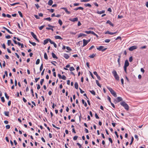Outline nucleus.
Returning a JSON list of instances; mask_svg holds the SVG:
<instances>
[{
  "mask_svg": "<svg viewBox=\"0 0 148 148\" xmlns=\"http://www.w3.org/2000/svg\"><path fill=\"white\" fill-rule=\"evenodd\" d=\"M120 103L121 105L123 106L125 109L127 111L129 109V106L125 101H122Z\"/></svg>",
  "mask_w": 148,
  "mask_h": 148,
  "instance_id": "nucleus-1",
  "label": "nucleus"
},
{
  "mask_svg": "<svg viewBox=\"0 0 148 148\" xmlns=\"http://www.w3.org/2000/svg\"><path fill=\"white\" fill-rule=\"evenodd\" d=\"M107 88L110 91L111 94L115 97H117V95L116 92L111 88L107 86Z\"/></svg>",
  "mask_w": 148,
  "mask_h": 148,
  "instance_id": "nucleus-2",
  "label": "nucleus"
},
{
  "mask_svg": "<svg viewBox=\"0 0 148 148\" xmlns=\"http://www.w3.org/2000/svg\"><path fill=\"white\" fill-rule=\"evenodd\" d=\"M112 73L114 75V76L115 79L117 81H119V76L118 75L116 71L114 70L112 72Z\"/></svg>",
  "mask_w": 148,
  "mask_h": 148,
  "instance_id": "nucleus-3",
  "label": "nucleus"
},
{
  "mask_svg": "<svg viewBox=\"0 0 148 148\" xmlns=\"http://www.w3.org/2000/svg\"><path fill=\"white\" fill-rule=\"evenodd\" d=\"M31 34L33 36L34 38L38 42H39V40L37 39L36 35L33 32H31Z\"/></svg>",
  "mask_w": 148,
  "mask_h": 148,
  "instance_id": "nucleus-4",
  "label": "nucleus"
},
{
  "mask_svg": "<svg viewBox=\"0 0 148 148\" xmlns=\"http://www.w3.org/2000/svg\"><path fill=\"white\" fill-rule=\"evenodd\" d=\"M137 48V47L136 46H133L130 47L129 48V50L130 51H132L136 49Z\"/></svg>",
  "mask_w": 148,
  "mask_h": 148,
  "instance_id": "nucleus-5",
  "label": "nucleus"
},
{
  "mask_svg": "<svg viewBox=\"0 0 148 148\" xmlns=\"http://www.w3.org/2000/svg\"><path fill=\"white\" fill-rule=\"evenodd\" d=\"M69 20L72 22L77 21L78 20V18L77 17L73 18H71L69 19Z\"/></svg>",
  "mask_w": 148,
  "mask_h": 148,
  "instance_id": "nucleus-6",
  "label": "nucleus"
},
{
  "mask_svg": "<svg viewBox=\"0 0 148 148\" xmlns=\"http://www.w3.org/2000/svg\"><path fill=\"white\" fill-rule=\"evenodd\" d=\"M115 100L117 102H118L121 101H122V99L121 97H117Z\"/></svg>",
  "mask_w": 148,
  "mask_h": 148,
  "instance_id": "nucleus-7",
  "label": "nucleus"
},
{
  "mask_svg": "<svg viewBox=\"0 0 148 148\" xmlns=\"http://www.w3.org/2000/svg\"><path fill=\"white\" fill-rule=\"evenodd\" d=\"M61 9L64 10L66 13L68 14H70V12L68 11L67 8H61Z\"/></svg>",
  "mask_w": 148,
  "mask_h": 148,
  "instance_id": "nucleus-8",
  "label": "nucleus"
},
{
  "mask_svg": "<svg viewBox=\"0 0 148 148\" xmlns=\"http://www.w3.org/2000/svg\"><path fill=\"white\" fill-rule=\"evenodd\" d=\"M129 63L127 60H126L125 62L124 66L127 67L129 66Z\"/></svg>",
  "mask_w": 148,
  "mask_h": 148,
  "instance_id": "nucleus-9",
  "label": "nucleus"
},
{
  "mask_svg": "<svg viewBox=\"0 0 148 148\" xmlns=\"http://www.w3.org/2000/svg\"><path fill=\"white\" fill-rule=\"evenodd\" d=\"M116 33H117V32H114V33L111 32H109L108 31H107L105 32V34H110V35H113V34H115Z\"/></svg>",
  "mask_w": 148,
  "mask_h": 148,
  "instance_id": "nucleus-10",
  "label": "nucleus"
},
{
  "mask_svg": "<svg viewBox=\"0 0 148 148\" xmlns=\"http://www.w3.org/2000/svg\"><path fill=\"white\" fill-rule=\"evenodd\" d=\"M83 47H84L88 43V42H87L86 40L85 39H83Z\"/></svg>",
  "mask_w": 148,
  "mask_h": 148,
  "instance_id": "nucleus-11",
  "label": "nucleus"
},
{
  "mask_svg": "<svg viewBox=\"0 0 148 148\" xmlns=\"http://www.w3.org/2000/svg\"><path fill=\"white\" fill-rule=\"evenodd\" d=\"M49 38L47 39L44 41L43 44L45 45L49 41Z\"/></svg>",
  "mask_w": 148,
  "mask_h": 148,
  "instance_id": "nucleus-12",
  "label": "nucleus"
},
{
  "mask_svg": "<svg viewBox=\"0 0 148 148\" xmlns=\"http://www.w3.org/2000/svg\"><path fill=\"white\" fill-rule=\"evenodd\" d=\"M79 9H80V10H84V8L83 7H79L77 8H75V9H74V10H77Z\"/></svg>",
  "mask_w": 148,
  "mask_h": 148,
  "instance_id": "nucleus-13",
  "label": "nucleus"
},
{
  "mask_svg": "<svg viewBox=\"0 0 148 148\" xmlns=\"http://www.w3.org/2000/svg\"><path fill=\"white\" fill-rule=\"evenodd\" d=\"M104 47L103 46H100L98 47H97V49L98 50H99V51L101 50L102 51V50L103 49Z\"/></svg>",
  "mask_w": 148,
  "mask_h": 148,
  "instance_id": "nucleus-14",
  "label": "nucleus"
},
{
  "mask_svg": "<svg viewBox=\"0 0 148 148\" xmlns=\"http://www.w3.org/2000/svg\"><path fill=\"white\" fill-rule=\"evenodd\" d=\"M86 35L85 34H83V33H80L78 35V38L82 36H86Z\"/></svg>",
  "mask_w": 148,
  "mask_h": 148,
  "instance_id": "nucleus-15",
  "label": "nucleus"
},
{
  "mask_svg": "<svg viewBox=\"0 0 148 148\" xmlns=\"http://www.w3.org/2000/svg\"><path fill=\"white\" fill-rule=\"evenodd\" d=\"M64 57L66 59H68L69 58V56L67 54L64 53Z\"/></svg>",
  "mask_w": 148,
  "mask_h": 148,
  "instance_id": "nucleus-16",
  "label": "nucleus"
},
{
  "mask_svg": "<svg viewBox=\"0 0 148 148\" xmlns=\"http://www.w3.org/2000/svg\"><path fill=\"white\" fill-rule=\"evenodd\" d=\"M52 56L53 58H56L57 59L58 58V57L56 56V55L53 52L51 53Z\"/></svg>",
  "mask_w": 148,
  "mask_h": 148,
  "instance_id": "nucleus-17",
  "label": "nucleus"
},
{
  "mask_svg": "<svg viewBox=\"0 0 148 148\" xmlns=\"http://www.w3.org/2000/svg\"><path fill=\"white\" fill-rule=\"evenodd\" d=\"M53 3V1L52 0H49L48 3V4L49 5H51Z\"/></svg>",
  "mask_w": 148,
  "mask_h": 148,
  "instance_id": "nucleus-18",
  "label": "nucleus"
},
{
  "mask_svg": "<svg viewBox=\"0 0 148 148\" xmlns=\"http://www.w3.org/2000/svg\"><path fill=\"white\" fill-rule=\"evenodd\" d=\"M106 23L109 24L110 25L112 26H114L113 24H112L111 22L109 20L107 21L106 22Z\"/></svg>",
  "mask_w": 148,
  "mask_h": 148,
  "instance_id": "nucleus-19",
  "label": "nucleus"
},
{
  "mask_svg": "<svg viewBox=\"0 0 148 148\" xmlns=\"http://www.w3.org/2000/svg\"><path fill=\"white\" fill-rule=\"evenodd\" d=\"M55 38L56 39H62L61 38V37L59 36H55Z\"/></svg>",
  "mask_w": 148,
  "mask_h": 148,
  "instance_id": "nucleus-20",
  "label": "nucleus"
},
{
  "mask_svg": "<svg viewBox=\"0 0 148 148\" xmlns=\"http://www.w3.org/2000/svg\"><path fill=\"white\" fill-rule=\"evenodd\" d=\"M105 12V10H102L101 11H98L97 12V13L98 14H101L102 13H103Z\"/></svg>",
  "mask_w": 148,
  "mask_h": 148,
  "instance_id": "nucleus-21",
  "label": "nucleus"
},
{
  "mask_svg": "<svg viewBox=\"0 0 148 148\" xmlns=\"http://www.w3.org/2000/svg\"><path fill=\"white\" fill-rule=\"evenodd\" d=\"M74 86H75V88L77 89H78V83L76 82L75 84H74Z\"/></svg>",
  "mask_w": 148,
  "mask_h": 148,
  "instance_id": "nucleus-22",
  "label": "nucleus"
},
{
  "mask_svg": "<svg viewBox=\"0 0 148 148\" xmlns=\"http://www.w3.org/2000/svg\"><path fill=\"white\" fill-rule=\"evenodd\" d=\"M84 5L86 7L88 6L90 8L91 7V5L89 3H85L84 4Z\"/></svg>",
  "mask_w": 148,
  "mask_h": 148,
  "instance_id": "nucleus-23",
  "label": "nucleus"
},
{
  "mask_svg": "<svg viewBox=\"0 0 148 148\" xmlns=\"http://www.w3.org/2000/svg\"><path fill=\"white\" fill-rule=\"evenodd\" d=\"M95 55H96L95 53V54L93 53L92 54L90 55L89 56V57L90 58H93L95 56Z\"/></svg>",
  "mask_w": 148,
  "mask_h": 148,
  "instance_id": "nucleus-24",
  "label": "nucleus"
},
{
  "mask_svg": "<svg viewBox=\"0 0 148 148\" xmlns=\"http://www.w3.org/2000/svg\"><path fill=\"white\" fill-rule=\"evenodd\" d=\"M89 91L93 95H95V92L93 90H90Z\"/></svg>",
  "mask_w": 148,
  "mask_h": 148,
  "instance_id": "nucleus-25",
  "label": "nucleus"
},
{
  "mask_svg": "<svg viewBox=\"0 0 148 148\" xmlns=\"http://www.w3.org/2000/svg\"><path fill=\"white\" fill-rule=\"evenodd\" d=\"M44 57L46 60H47L48 58L47 56L46 53H45L44 54Z\"/></svg>",
  "mask_w": 148,
  "mask_h": 148,
  "instance_id": "nucleus-26",
  "label": "nucleus"
},
{
  "mask_svg": "<svg viewBox=\"0 0 148 148\" xmlns=\"http://www.w3.org/2000/svg\"><path fill=\"white\" fill-rule=\"evenodd\" d=\"M29 42L31 44H32L34 46H36V44L35 42H32L30 41H29Z\"/></svg>",
  "mask_w": 148,
  "mask_h": 148,
  "instance_id": "nucleus-27",
  "label": "nucleus"
},
{
  "mask_svg": "<svg viewBox=\"0 0 148 148\" xmlns=\"http://www.w3.org/2000/svg\"><path fill=\"white\" fill-rule=\"evenodd\" d=\"M44 20L48 21H49L51 20V18L50 17H48L47 18H44Z\"/></svg>",
  "mask_w": 148,
  "mask_h": 148,
  "instance_id": "nucleus-28",
  "label": "nucleus"
},
{
  "mask_svg": "<svg viewBox=\"0 0 148 148\" xmlns=\"http://www.w3.org/2000/svg\"><path fill=\"white\" fill-rule=\"evenodd\" d=\"M4 114L5 116H9V112H8L5 111L4 112Z\"/></svg>",
  "mask_w": 148,
  "mask_h": 148,
  "instance_id": "nucleus-29",
  "label": "nucleus"
},
{
  "mask_svg": "<svg viewBox=\"0 0 148 148\" xmlns=\"http://www.w3.org/2000/svg\"><path fill=\"white\" fill-rule=\"evenodd\" d=\"M20 4V3L19 2H17L16 3H14L12 4H10V5L12 6H14L16 4Z\"/></svg>",
  "mask_w": 148,
  "mask_h": 148,
  "instance_id": "nucleus-30",
  "label": "nucleus"
},
{
  "mask_svg": "<svg viewBox=\"0 0 148 148\" xmlns=\"http://www.w3.org/2000/svg\"><path fill=\"white\" fill-rule=\"evenodd\" d=\"M43 67V64L42 63V64H41V65L40 67V71H42V70Z\"/></svg>",
  "mask_w": 148,
  "mask_h": 148,
  "instance_id": "nucleus-31",
  "label": "nucleus"
},
{
  "mask_svg": "<svg viewBox=\"0 0 148 148\" xmlns=\"http://www.w3.org/2000/svg\"><path fill=\"white\" fill-rule=\"evenodd\" d=\"M96 84H97V85L98 86H99V87H101V85L99 83V82L97 80H96Z\"/></svg>",
  "mask_w": 148,
  "mask_h": 148,
  "instance_id": "nucleus-32",
  "label": "nucleus"
},
{
  "mask_svg": "<svg viewBox=\"0 0 148 148\" xmlns=\"http://www.w3.org/2000/svg\"><path fill=\"white\" fill-rule=\"evenodd\" d=\"M69 70L70 71H74L75 70V69L73 67V66H72V67H71L69 69Z\"/></svg>",
  "mask_w": 148,
  "mask_h": 148,
  "instance_id": "nucleus-33",
  "label": "nucleus"
},
{
  "mask_svg": "<svg viewBox=\"0 0 148 148\" xmlns=\"http://www.w3.org/2000/svg\"><path fill=\"white\" fill-rule=\"evenodd\" d=\"M40 60L39 59H38L36 62V64H38L40 63Z\"/></svg>",
  "mask_w": 148,
  "mask_h": 148,
  "instance_id": "nucleus-34",
  "label": "nucleus"
},
{
  "mask_svg": "<svg viewBox=\"0 0 148 148\" xmlns=\"http://www.w3.org/2000/svg\"><path fill=\"white\" fill-rule=\"evenodd\" d=\"M44 79H41L40 81V84L41 85H42L44 81Z\"/></svg>",
  "mask_w": 148,
  "mask_h": 148,
  "instance_id": "nucleus-35",
  "label": "nucleus"
},
{
  "mask_svg": "<svg viewBox=\"0 0 148 148\" xmlns=\"http://www.w3.org/2000/svg\"><path fill=\"white\" fill-rule=\"evenodd\" d=\"M110 41V40L109 39H106L105 40V42L107 43L109 42Z\"/></svg>",
  "mask_w": 148,
  "mask_h": 148,
  "instance_id": "nucleus-36",
  "label": "nucleus"
},
{
  "mask_svg": "<svg viewBox=\"0 0 148 148\" xmlns=\"http://www.w3.org/2000/svg\"><path fill=\"white\" fill-rule=\"evenodd\" d=\"M18 13L19 14V15H20V16L21 17H23V15H22V13L20 11H18Z\"/></svg>",
  "mask_w": 148,
  "mask_h": 148,
  "instance_id": "nucleus-37",
  "label": "nucleus"
},
{
  "mask_svg": "<svg viewBox=\"0 0 148 148\" xmlns=\"http://www.w3.org/2000/svg\"><path fill=\"white\" fill-rule=\"evenodd\" d=\"M61 79L63 80H66V77L64 75H63L62 76Z\"/></svg>",
  "mask_w": 148,
  "mask_h": 148,
  "instance_id": "nucleus-38",
  "label": "nucleus"
},
{
  "mask_svg": "<svg viewBox=\"0 0 148 148\" xmlns=\"http://www.w3.org/2000/svg\"><path fill=\"white\" fill-rule=\"evenodd\" d=\"M133 141H134V138L133 137H132V139H131V142L130 143V145H131L132 144Z\"/></svg>",
  "mask_w": 148,
  "mask_h": 148,
  "instance_id": "nucleus-39",
  "label": "nucleus"
},
{
  "mask_svg": "<svg viewBox=\"0 0 148 148\" xmlns=\"http://www.w3.org/2000/svg\"><path fill=\"white\" fill-rule=\"evenodd\" d=\"M92 31H85V32L87 33V34H91Z\"/></svg>",
  "mask_w": 148,
  "mask_h": 148,
  "instance_id": "nucleus-40",
  "label": "nucleus"
},
{
  "mask_svg": "<svg viewBox=\"0 0 148 148\" xmlns=\"http://www.w3.org/2000/svg\"><path fill=\"white\" fill-rule=\"evenodd\" d=\"M58 22L60 25H62V23L61 20L59 19L58 20Z\"/></svg>",
  "mask_w": 148,
  "mask_h": 148,
  "instance_id": "nucleus-41",
  "label": "nucleus"
},
{
  "mask_svg": "<svg viewBox=\"0 0 148 148\" xmlns=\"http://www.w3.org/2000/svg\"><path fill=\"white\" fill-rule=\"evenodd\" d=\"M44 27L45 25H42L39 27V29L40 30H42Z\"/></svg>",
  "mask_w": 148,
  "mask_h": 148,
  "instance_id": "nucleus-42",
  "label": "nucleus"
},
{
  "mask_svg": "<svg viewBox=\"0 0 148 148\" xmlns=\"http://www.w3.org/2000/svg\"><path fill=\"white\" fill-rule=\"evenodd\" d=\"M120 60V59H118V63L119 66H121Z\"/></svg>",
  "mask_w": 148,
  "mask_h": 148,
  "instance_id": "nucleus-43",
  "label": "nucleus"
},
{
  "mask_svg": "<svg viewBox=\"0 0 148 148\" xmlns=\"http://www.w3.org/2000/svg\"><path fill=\"white\" fill-rule=\"evenodd\" d=\"M132 60H133L132 57V56H131V57H130L129 58V61L130 62H132Z\"/></svg>",
  "mask_w": 148,
  "mask_h": 148,
  "instance_id": "nucleus-44",
  "label": "nucleus"
},
{
  "mask_svg": "<svg viewBox=\"0 0 148 148\" xmlns=\"http://www.w3.org/2000/svg\"><path fill=\"white\" fill-rule=\"evenodd\" d=\"M1 99L2 102H5V99L4 97H1Z\"/></svg>",
  "mask_w": 148,
  "mask_h": 148,
  "instance_id": "nucleus-45",
  "label": "nucleus"
},
{
  "mask_svg": "<svg viewBox=\"0 0 148 148\" xmlns=\"http://www.w3.org/2000/svg\"><path fill=\"white\" fill-rule=\"evenodd\" d=\"M78 137V136H75L73 138V140H76L77 139Z\"/></svg>",
  "mask_w": 148,
  "mask_h": 148,
  "instance_id": "nucleus-46",
  "label": "nucleus"
},
{
  "mask_svg": "<svg viewBox=\"0 0 148 148\" xmlns=\"http://www.w3.org/2000/svg\"><path fill=\"white\" fill-rule=\"evenodd\" d=\"M5 97H6V98H7L8 99L9 97L7 93L5 92Z\"/></svg>",
  "mask_w": 148,
  "mask_h": 148,
  "instance_id": "nucleus-47",
  "label": "nucleus"
},
{
  "mask_svg": "<svg viewBox=\"0 0 148 148\" xmlns=\"http://www.w3.org/2000/svg\"><path fill=\"white\" fill-rule=\"evenodd\" d=\"M66 49L68 51H71V49L69 47H66Z\"/></svg>",
  "mask_w": 148,
  "mask_h": 148,
  "instance_id": "nucleus-48",
  "label": "nucleus"
},
{
  "mask_svg": "<svg viewBox=\"0 0 148 148\" xmlns=\"http://www.w3.org/2000/svg\"><path fill=\"white\" fill-rule=\"evenodd\" d=\"M95 117L97 119H99V116H98V115L96 113L95 114Z\"/></svg>",
  "mask_w": 148,
  "mask_h": 148,
  "instance_id": "nucleus-49",
  "label": "nucleus"
},
{
  "mask_svg": "<svg viewBox=\"0 0 148 148\" xmlns=\"http://www.w3.org/2000/svg\"><path fill=\"white\" fill-rule=\"evenodd\" d=\"M35 5L37 9H38L40 8V6L38 5V4H35Z\"/></svg>",
  "mask_w": 148,
  "mask_h": 148,
  "instance_id": "nucleus-50",
  "label": "nucleus"
},
{
  "mask_svg": "<svg viewBox=\"0 0 148 148\" xmlns=\"http://www.w3.org/2000/svg\"><path fill=\"white\" fill-rule=\"evenodd\" d=\"M90 0H81V2H87L89 1Z\"/></svg>",
  "mask_w": 148,
  "mask_h": 148,
  "instance_id": "nucleus-51",
  "label": "nucleus"
},
{
  "mask_svg": "<svg viewBox=\"0 0 148 148\" xmlns=\"http://www.w3.org/2000/svg\"><path fill=\"white\" fill-rule=\"evenodd\" d=\"M48 10H49L50 11V12H51L52 13H53L54 12V10L53 9H48Z\"/></svg>",
  "mask_w": 148,
  "mask_h": 148,
  "instance_id": "nucleus-52",
  "label": "nucleus"
},
{
  "mask_svg": "<svg viewBox=\"0 0 148 148\" xmlns=\"http://www.w3.org/2000/svg\"><path fill=\"white\" fill-rule=\"evenodd\" d=\"M34 16L37 19H40V18L37 15H34Z\"/></svg>",
  "mask_w": 148,
  "mask_h": 148,
  "instance_id": "nucleus-53",
  "label": "nucleus"
},
{
  "mask_svg": "<svg viewBox=\"0 0 148 148\" xmlns=\"http://www.w3.org/2000/svg\"><path fill=\"white\" fill-rule=\"evenodd\" d=\"M79 90H80V93L82 94L84 92V91L82 90L81 88H79Z\"/></svg>",
  "mask_w": 148,
  "mask_h": 148,
  "instance_id": "nucleus-54",
  "label": "nucleus"
},
{
  "mask_svg": "<svg viewBox=\"0 0 148 148\" xmlns=\"http://www.w3.org/2000/svg\"><path fill=\"white\" fill-rule=\"evenodd\" d=\"M134 137L135 138L137 139V140H138V137L137 135H135L134 136Z\"/></svg>",
  "mask_w": 148,
  "mask_h": 148,
  "instance_id": "nucleus-55",
  "label": "nucleus"
},
{
  "mask_svg": "<svg viewBox=\"0 0 148 148\" xmlns=\"http://www.w3.org/2000/svg\"><path fill=\"white\" fill-rule=\"evenodd\" d=\"M121 82L122 85H123L124 84V80L122 78L121 79Z\"/></svg>",
  "mask_w": 148,
  "mask_h": 148,
  "instance_id": "nucleus-56",
  "label": "nucleus"
},
{
  "mask_svg": "<svg viewBox=\"0 0 148 148\" xmlns=\"http://www.w3.org/2000/svg\"><path fill=\"white\" fill-rule=\"evenodd\" d=\"M94 45H92L89 49V50H91L93 48H94Z\"/></svg>",
  "mask_w": 148,
  "mask_h": 148,
  "instance_id": "nucleus-57",
  "label": "nucleus"
},
{
  "mask_svg": "<svg viewBox=\"0 0 148 148\" xmlns=\"http://www.w3.org/2000/svg\"><path fill=\"white\" fill-rule=\"evenodd\" d=\"M49 42L51 43V44H53V43H54V42H53L51 40L49 39Z\"/></svg>",
  "mask_w": 148,
  "mask_h": 148,
  "instance_id": "nucleus-58",
  "label": "nucleus"
},
{
  "mask_svg": "<svg viewBox=\"0 0 148 148\" xmlns=\"http://www.w3.org/2000/svg\"><path fill=\"white\" fill-rule=\"evenodd\" d=\"M40 79V77L36 78L35 79V81L36 82H37L38 80Z\"/></svg>",
  "mask_w": 148,
  "mask_h": 148,
  "instance_id": "nucleus-59",
  "label": "nucleus"
},
{
  "mask_svg": "<svg viewBox=\"0 0 148 148\" xmlns=\"http://www.w3.org/2000/svg\"><path fill=\"white\" fill-rule=\"evenodd\" d=\"M108 99L109 100L110 103L111 102V98L109 96H108Z\"/></svg>",
  "mask_w": 148,
  "mask_h": 148,
  "instance_id": "nucleus-60",
  "label": "nucleus"
},
{
  "mask_svg": "<svg viewBox=\"0 0 148 148\" xmlns=\"http://www.w3.org/2000/svg\"><path fill=\"white\" fill-rule=\"evenodd\" d=\"M108 140L111 143H112V139L111 138H108Z\"/></svg>",
  "mask_w": 148,
  "mask_h": 148,
  "instance_id": "nucleus-61",
  "label": "nucleus"
},
{
  "mask_svg": "<svg viewBox=\"0 0 148 148\" xmlns=\"http://www.w3.org/2000/svg\"><path fill=\"white\" fill-rule=\"evenodd\" d=\"M5 75V76H6V77H8V72L7 71H5L4 72V74Z\"/></svg>",
  "mask_w": 148,
  "mask_h": 148,
  "instance_id": "nucleus-62",
  "label": "nucleus"
},
{
  "mask_svg": "<svg viewBox=\"0 0 148 148\" xmlns=\"http://www.w3.org/2000/svg\"><path fill=\"white\" fill-rule=\"evenodd\" d=\"M77 144L79 147V148H81L82 146L79 143H77Z\"/></svg>",
  "mask_w": 148,
  "mask_h": 148,
  "instance_id": "nucleus-63",
  "label": "nucleus"
},
{
  "mask_svg": "<svg viewBox=\"0 0 148 148\" xmlns=\"http://www.w3.org/2000/svg\"><path fill=\"white\" fill-rule=\"evenodd\" d=\"M2 46L4 49H6L5 46L4 44H3V45H2Z\"/></svg>",
  "mask_w": 148,
  "mask_h": 148,
  "instance_id": "nucleus-64",
  "label": "nucleus"
}]
</instances>
